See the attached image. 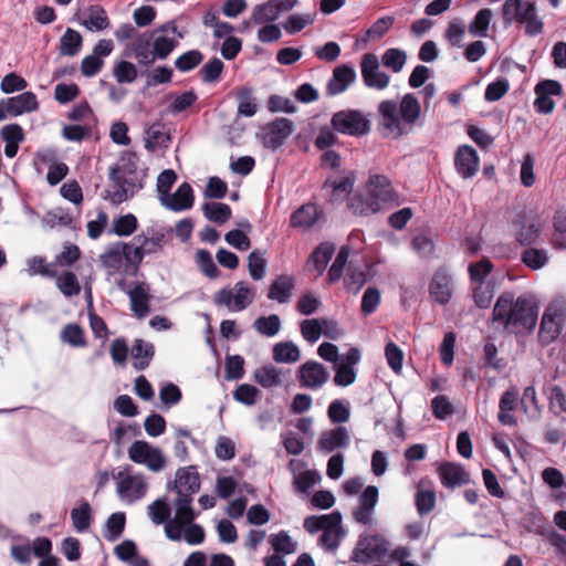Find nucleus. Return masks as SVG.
<instances>
[{
  "label": "nucleus",
  "instance_id": "f257e3e1",
  "mask_svg": "<svg viewBox=\"0 0 566 566\" xmlns=\"http://www.w3.org/2000/svg\"><path fill=\"white\" fill-rule=\"evenodd\" d=\"M538 317V305L531 293L515 296L512 292L502 293L492 312L494 324L515 335H525L534 331Z\"/></svg>",
  "mask_w": 566,
  "mask_h": 566
},
{
  "label": "nucleus",
  "instance_id": "f03ea898",
  "mask_svg": "<svg viewBox=\"0 0 566 566\" xmlns=\"http://www.w3.org/2000/svg\"><path fill=\"white\" fill-rule=\"evenodd\" d=\"M138 156L134 151H124L118 163L109 169V180L113 190L107 191L106 198L114 205H120L143 188L142 178L137 171Z\"/></svg>",
  "mask_w": 566,
  "mask_h": 566
},
{
  "label": "nucleus",
  "instance_id": "7ed1b4c3",
  "mask_svg": "<svg viewBox=\"0 0 566 566\" xmlns=\"http://www.w3.org/2000/svg\"><path fill=\"white\" fill-rule=\"evenodd\" d=\"M503 20L506 23L525 24V33L536 36L543 32L544 22L537 14L536 3L530 0H506L502 7Z\"/></svg>",
  "mask_w": 566,
  "mask_h": 566
},
{
  "label": "nucleus",
  "instance_id": "20e7f679",
  "mask_svg": "<svg viewBox=\"0 0 566 566\" xmlns=\"http://www.w3.org/2000/svg\"><path fill=\"white\" fill-rule=\"evenodd\" d=\"M565 322V302L555 301L551 303L545 308L539 324L538 340L541 345L547 346L553 343L559 336Z\"/></svg>",
  "mask_w": 566,
  "mask_h": 566
},
{
  "label": "nucleus",
  "instance_id": "39448f33",
  "mask_svg": "<svg viewBox=\"0 0 566 566\" xmlns=\"http://www.w3.org/2000/svg\"><path fill=\"white\" fill-rule=\"evenodd\" d=\"M331 123L335 130L350 136H363L370 129L369 120L359 111L355 109L335 113Z\"/></svg>",
  "mask_w": 566,
  "mask_h": 566
},
{
  "label": "nucleus",
  "instance_id": "423d86ee",
  "mask_svg": "<svg viewBox=\"0 0 566 566\" xmlns=\"http://www.w3.org/2000/svg\"><path fill=\"white\" fill-rule=\"evenodd\" d=\"M235 293L230 289H222L213 296V302L218 306H227L232 311L240 312L245 310L253 301L254 292L240 281L234 286Z\"/></svg>",
  "mask_w": 566,
  "mask_h": 566
},
{
  "label": "nucleus",
  "instance_id": "0eeeda50",
  "mask_svg": "<svg viewBox=\"0 0 566 566\" xmlns=\"http://www.w3.org/2000/svg\"><path fill=\"white\" fill-rule=\"evenodd\" d=\"M401 118L391 113V137L408 134L420 115V104L412 94H407L400 103Z\"/></svg>",
  "mask_w": 566,
  "mask_h": 566
},
{
  "label": "nucleus",
  "instance_id": "6e6552de",
  "mask_svg": "<svg viewBox=\"0 0 566 566\" xmlns=\"http://www.w3.org/2000/svg\"><path fill=\"white\" fill-rule=\"evenodd\" d=\"M387 554V542L378 535L361 537L350 559L360 564L381 560Z\"/></svg>",
  "mask_w": 566,
  "mask_h": 566
},
{
  "label": "nucleus",
  "instance_id": "1a4fd4ad",
  "mask_svg": "<svg viewBox=\"0 0 566 566\" xmlns=\"http://www.w3.org/2000/svg\"><path fill=\"white\" fill-rule=\"evenodd\" d=\"M39 108L36 95L33 92H23L13 97L0 99V122L9 117H18Z\"/></svg>",
  "mask_w": 566,
  "mask_h": 566
},
{
  "label": "nucleus",
  "instance_id": "9d476101",
  "mask_svg": "<svg viewBox=\"0 0 566 566\" xmlns=\"http://www.w3.org/2000/svg\"><path fill=\"white\" fill-rule=\"evenodd\" d=\"M128 457L133 462L145 464L154 472H158L165 467V458L161 451L143 440H137L130 446Z\"/></svg>",
  "mask_w": 566,
  "mask_h": 566
},
{
  "label": "nucleus",
  "instance_id": "9b49d317",
  "mask_svg": "<svg viewBox=\"0 0 566 566\" xmlns=\"http://www.w3.org/2000/svg\"><path fill=\"white\" fill-rule=\"evenodd\" d=\"M293 133V122L280 117L269 123L264 128L263 145L270 149L280 148L286 138Z\"/></svg>",
  "mask_w": 566,
  "mask_h": 566
},
{
  "label": "nucleus",
  "instance_id": "f8f14e48",
  "mask_svg": "<svg viewBox=\"0 0 566 566\" xmlns=\"http://www.w3.org/2000/svg\"><path fill=\"white\" fill-rule=\"evenodd\" d=\"M117 478V493L120 499L135 502L145 496L147 483L143 475H124L123 472H118Z\"/></svg>",
  "mask_w": 566,
  "mask_h": 566
},
{
  "label": "nucleus",
  "instance_id": "ddd939ff",
  "mask_svg": "<svg viewBox=\"0 0 566 566\" xmlns=\"http://www.w3.org/2000/svg\"><path fill=\"white\" fill-rule=\"evenodd\" d=\"M429 293L432 300L439 304H447L453 293V279L446 269L438 270L429 285Z\"/></svg>",
  "mask_w": 566,
  "mask_h": 566
},
{
  "label": "nucleus",
  "instance_id": "4468645a",
  "mask_svg": "<svg viewBox=\"0 0 566 566\" xmlns=\"http://www.w3.org/2000/svg\"><path fill=\"white\" fill-rule=\"evenodd\" d=\"M200 476L195 467H187L178 469L176 472V480L174 488L177 491V497H184L189 495L192 497L193 494L200 490Z\"/></svg>",
  "mask_w": 566,
  "mask_h": 566
},
{
  "label": "nucleus",
  "instance_id": "2eb2a0df",
  "mask_svg": "<svg viewBox=\"0 0 566 566\" xmlns=\"http://www.w3.org/2000/svg\"><path fill=\"white\" fill-rule=\"evenodd\" d=\"M300 382L302 387L319 388L329 378V373L319 363L310 360L300 367Z\"/></svg>",
  "mask_w": 566,
  "mask_h": 566
},
{
  "label": "nucleus",
  "instance_id": "dca6fc26",
  "mask_svg": "<svg viewBox=\"0 0 566 566\" xmlns=\"http://www.w3.org/2000/svg\"><path fill=\"white\" fill-rule=\"evenodd\" d=\"M454 165L464 179L472 178L479 169V156L471 146H460L455 153Z\"/></svg>",
  "mask_w": 566,
  "mask_h": 566
},
{
  "label": "nucleus",
  "instance_id": "f3484780",
  "mask_svg": "<svg viewBox=\"0 0 566 566\" xmlns=\"http://www.w3.org/2000/svg\"><path fill=\"white\" fill-rule=\"evenodd\" d=\"M378 57L373 53H367L361 61V75L364 82L369 87L385 88L388 84L386 74L378 72Z\"/></svg>",
  "mask_w": 566,
  "mask_h": 566
},
{
  "label": "nucleus",
  "instance_id": "a211bd4d",
  "mask_svg": "<svg viewBox=\"0 0 566 566\" xmlns=\"http://www.w3.org/2000/svg\"><path fill=\"white\" fill-rule=\"evenodd\" d=\"M377 501L378 489L374 485H368L359 496L358 506L353 511L355 521L364 525L369 524Z\"/></svg>",
  "mask_w": 566,
  "mask_h": 566
},
{
  "label": "nucleus",
  "instance_id": "6ab92c4d",
  "mask_svg": "<svg viewBox=\"0 0 566 566\" xmlns=\"http://www.w3.org/2000/svg\"><path fill=\"white\" fill-rule=\"evenodd\" d=\"M342 515L335 511L324 515H310L305 517L303 526L306 532L315 534L319 531L326 532L332 528H342Z\"/></svg>",
  "mask_w": 566,
  "mask_h": 566
},
{
  "label": "nucleus",
  "instance_id": "aec40b11",
  "mask_svg": "<svg viewBox=\"0 0 566 566\" xmlns=\"http://www.w3.org/2000/svg\"><path fill=\"white\" fill-rule=\"evenodd\" d=\"M348 444L349 434L347 429L343 426L324 431L317 441L318 449L325 452H332L335 449H343Z\"/></svg>",
  "mask_w": 566,
  "mask_h": 566
},
{
  "label": "nucleus",
  "instance_id": "412c9836",
  "mask_svg": "<svg viewBox=\"0 0 566 566\" xmlns=\"http://www.w3.org/2000/svg\"><path fill=\"white\" fill-rule=\"evenodd\" d=\"M160 201L172 211L187 210L193 205V190L188 182H182L171 197H161Z\"/></svg>",
  "mask_w": 566,
  "mask_h": 566
},
{
  "label": "nucleus",
  "instance_id": "4be33fe9",
  "mask_svg": "<svg viewBox=\"0 0 566 566\" xmlns=\"http://www.w3.org/2000/svg\"><path fill=\"white\" fill-rule=\"evenodd\" d=\"M356 77L353 67L347 65L337 66L333 71V76L328 81L326 93L329 96L340 94L347 90V87L354 82Z\"/></svg>",
  "mask_w": 566,
  "mask_h": 566
},
{
  "label": "nucleus",
  "instance_id": "5701e85b",
  "mask_svg": "<svg viewBox=\"0 0 566 566\" xmlns=\"http://www.w3.org/2000/svg\"><path fill=\"white\" fill-rule=\"evenodd\" d=\"M365 189L367 195L376 201L378 210L381 209L382 203L389 199V180L385 175L373 174L369 176Z\"/></svg>",
  "mask_w": 566,
  "mask_h": 566
},
{
  "label": "nucleus",
  "instance_id": "b1692460",
  "mask_svg": "<svg viewBox=\"0 0 566 566\" xmlns=\"http://www.w3.org/2000/svg\"><path fill=\"white\" fill-rule=\"evenodd\" d=\"M134 240L140 243L147 255L160 252L168 241L167 233L155 228H148L146 232L136 235Z\"/></svg>",
  "mask_w": 566,
  "mask_h": 566
},
{
  "label": "nucleus",
  "instance_id": "393cba45",
  "mask_svg": "<svg viewBox=\"0 0 566 566\" xmlns=\"http://www.w3.org/2000/svg\"><path fill=\"white\" fill-rule=\"evenodd\" d=\"M322 210L315 203H305L295 210L290 218L293 228H312L321 218Z\"/></svg>",
  "mask_w": 566,
  "mask_h": 566
},
{
  "label": "nucleus",
  "instance_id": "a878e982",
  "mask_svg": "<svg viewBox=\"0 0 566 566\" xmlns=\"http://www.w3.org/2000/svg\"><path fill=\"white\" fill-rule=\"evenodd\" d=\"M441 483L447 488H455L469 482V474L465 470L454 463H443L439 467Z\"/></svg>",
  "mask_w": 566,
  "mask_h": 566
},
{
  "label": "nucleus",
  "instance_id": "bb28decb",
  "mask_svg": "<svg viewBox=\"0 0 566 566\" xmlns=\"http://www.w3.org/2000/svg\"><path fill=\"white\" fill-rule=\"evenodd\" d=\"M517 391L512 388L503 392L499 402V421L504 426L515 427L517 419L512 415V411L516 407Z\"/></svg>",
  "mask_w": 566,
  "mask_h": 566
},
{
  "label": "nucleus",
  "instance_id": "cd10ccee",
  "mask_svg": "<svg viewBox=\"0 0 566 566\" xmlns=\"http://www.w3.org/2000/svg\"><path fill=\"white\" fill-rule=\"evenodd\" d=\"M130 301V310L137 318H144L150 312L149 300L150 295L145 289L144 283L136 284L135 287L128 292Z\"/></svg>",
  "mask_w": 566,
  "mask_h": 566
},
{
  "label": "nucleus",
  "instance_id": "c85d7f7f",
  "mask_svg": "<svg viewBox=\"0 0 566 566\" xmlns=\"http://www.w3.org/2000/svg\"><path fill=\"white\" fill-rule=\"evenodd\" d=\"M295 286V281L290 275H280L269 287L268 297L277 301L279 303L289 302L292 296V291Z\"/></svg>",
  "mask_w": 566,
  "mask_h": 566
},
{
  "label": "nucleus",
  "instance_id": "c756f323",
  "mask_svg": "<svg viewBox=\"0 0 566 566\" xmlns=\"http://www.w3.org/2000/svg\"><path fill=\"white\" fill-rule=\"evenodd\" d=\"M348 208L354 214L359 216H369L379 211L376 201L371 200L365 188L349 198Z\"/></svg>",
  "mask_w": 566,
  "mask_h": 566
},
{
  "label": "nucleus",
  "instance_id": "7c9ffc66",
  "mask_svg": "<svg viewBox=\"0 0 566 566\" xmlns=\"http://www.w3.org/2000/svg\"><path fill=\"white\" fill-rule=\"evenodd\" d=\"M155 355V348L151 343H146L143 339H135L132 356L134 358V368L137 370H144L150 364Z\"/></svg>",
  "mask_w": 566,
  "mask_h": 566
},
{
  "label": "nucleus",
  "instance_id": "2f4dec72",
  "mask_svg": "<svg viewBox=\"0 0 566 566\" xmlns=\"http://www.w3.org/2000/svg\"><path fill=\"white\" fill-rule=\"evenodd\" d=\"M335 252V247L331 242H322L311 253L308 264H312L317 272V275H322L325 271L329 260Z\"/></svg>",
  "mask_w": 566,
  "mask_h": 566
},
{
  "label": "nucleus",
  "instance_id": "473e14b6",
  "mask_svg": "<svg viewBox=\"0 0 566 566\" xmlns=\"http://www.w3.org/2000/svg\"><path fill=\"white\" fill-rule=\"evenodd\" d=\"M82 24L88 31H103L111 25V21L106 10L102 6L95 4L88 8V15L82 21Z\"/></svg>",
  "mask_w": 566,
  "mask_h": 566
},
{
  "label": "nucleus",
  "instance_id": "72a5a7b5",
  "mask_svg": "<svg viewBox=\"0 0 566 566\" xmlns=\"http://www.w3.org/2000/svg\"><path fill=\"white\" fill-rule=\"evenodd\" d=\"M83 38L80 32L67 28L60 39L59 52L61 55L75 56L82 49Z\"/></svg>",
  "mask_w": 566,
  "mask_h": 566
},
{
  "label": "nucleus",
  "instance_id": "f704fd0d",
  "mask_svg": "<svg viewBox=\"0 0 566 566\" xmlns=\"http://www.w3.org/2000/svg\"><path fill=\"white\" fill-rule=\"evenodd\" d=\"M416 506L420 515L430 513L436 505V492L431 488H424V483L420 482L416 493Z\"/></svg>",
  "mask_w": 566,
  "mask_h": 566
},
{
  "label": "nucleus",
  "instance_id": "c9c22d12",
  "mask_svg": "<svg viewBox=\"0 0 566 566\" xmlns=\"http://www.w3.org/2000/svg\"><path fill=\"white\" fill-rule=\"evenodd\" d=\"M205 217L216 223L227 222L232 214L231 208L227 203L206 202L202 207Z\"/></svg>",
  "mask_w": 566,
  "mask_h": 566
},
{
  "label": "nucleus",
  "instance_id": "e433bc0d",
  "mask_svg": "<svg viewBox=\"0 0 566 566\" xmlns=\"http://www.w3.org/2000/svg\"><path fill=\"white\" fill-rule=\"evenodd\" d=\"M129 248V243H116L107 248L101 255V260L106 268L118 270L125 260V249Z\"/></svg>",
  "mask_w": 566,
  "mask_h": 566
},
{
  "label": "nucleus",
  "instance_id": "4c0bfd02",
  "mask_svg": "<svg viewBox=\"0 0 566 566\" xmlns=\"http://www.w3.org/2000/svg\"><path fill=\"white\" fill-rule=\"evenodd\" d=\"M253 90L242 86L237 92L238 114L245 117H252L256 113V104L253 98Z\"/></svg>",
  "mask_w": 566,
  "mask_h": 566
},
{
  "label": "nucleus",
  "instance_id": "58836bf2",
  "mask_svg": "<svg viewBox=\"0 0 566 566\" xmlns=\"http://www.w3.org/2000/svg\"><path fill=\"white\" fill-rule=\"evenodd\" d=\"M193 499L189 497V495H185L184 497H176L175 506H176V516L175 521H178L182 525L187 526L193 523L197 514L191 507Z\"/></svg>",
  "mask_w": 566,
  "mask_h": 566
},
{
  "label": "nucleus",
  "instance_id": "ea45409f",
  "mask_svg": "<svg viewBox=\"0 0 566 566\" xmlns=\"http://www.w3.org/2000/svg\"><path fill=\"white\" fill-rule=\"evenodd\" d=\"M273 359L276 363H295L300 359V349L292 342H281L273 347Z\"/></svg>",
  "mask_w": 566,
  "mask_h": 566
},
{
  "label": "nucleus",
  "instance_id": "a19ab883",
  "mask_svg": "<svg viewBox=\"0 0 566 566\" xmlns=\"http://www.w3.org/2000/svg\"><path fill=\"white\" fill-rule=\"evenodd\" d=\"M492 18L493 12L491 9L484 8L479 10L474 19L469 24V32L476 36H486Z\"/></svg>",
  "mask_w": 566,
  "mask_h": 566
},
{
  "label": "nucleus",
  "instance_id": "79ce46f5",
  "mask_svg": "<svg viewBox=\"0 0 566 566\" xmlns=\"http://www.w3.org/2000/svg\"><path fill=\"white\" fill-rule=\"evenodd\" d=\"M126 524V516L123 512L113 513L105 523V533L104 537L109 542H115L118 539Z\"/></svg>",
  "mask_w": 566,
  "mask_h": 566
},
{
  "label": "nucleus",
  "instance_id": "37998d69",
  "mask_svg": "<svg viewBox=\"0 0 566 566\" xmlns=\"http://www.w3.org/2000/svg\"><path fill=\"white\" fill-rule=\"evenodd\" d=\"M254 380L264 388H273L281 385V373L274 366H263L254 371Z\"/></svg>",
  "mask_w": 566,
  "mask_h": 566
},
{
  "label": "nucleus",
  "instance_id": "c03bdc74",
  "mask_svg": "<svg viewBox=\"0 0 566 566\" xmlns=\"http://www.w3.org/2000/svg\"><path fill=\"white\" fill-rule=\"evenodd\" d=\"M71 518L74 528L77 532H84L91 526L92 509L87 501L81 503L78 507L71 511Z\"/></svg>",
  "mask_w": 566,
  "mask_h": 566
},
{
  "label": "nucleus",
  "instance_id": "a18cd8bd",
  "mask_svg": "<svg viewBox=\"0 0 566 566\" xmlns=\"http://www.w3.org/2000/svg\"><path fill=\"white\" fill-rule=\"evenodd\" d=\"M492 270L493 264L489 259H482L479 262L470 263L468 271L472 284L475 285L490 283L486 281V277L492 272Z\"/></svg>",
  "mask_w": 566,
  "mask_h": 566
},
{
  "label": "nucleus",
  "instance_id": "49530a36",
  "mask_svg": "<svg viewBox=\"0 0 566 566\" xmlns=\"http://www.w3.org/2000/svg\"><path fill=\"white\" fill-rule=\"evenodd\" d=\"M253 327L259 334L272 337L279 333L281 328V319L276 314L261 316L254 321Z\"/></svg>",
  "mask_w": 566,
  "mask_h": 566
},
{
  "label": "nucleus",
  "instance_id": "de8ad7c7",
  "mask_svg": "<svg viewBox=\"0 0 566 566\" xmlns=\"http://www.w3.org/2000/svg\"><path fill=\"white\" fill-rule=\"evenodd\" d=\"M280 12L273 0H269L264 4H258L252 12V19L255 23L273 22L280 17Z\"/></svg>",
  "mask_w": 566,
  "mask_h": 566
},
{
  "label": "nucleus",
  "instance_id": "09e8293b",
  "mask_svg": "<svg viewBox=\"0 0 566 566\" xmlns=\"http://www.w3.org/2000/svg\"><path fill=\"white\" fill-rule=\"evenodd\" d=\"M28 265L32 275L39 274L51 279L57 276L56 264L48 263L43 256H33L28 261Z\"/></svg>",
  "mask_w": 566,
  "mask_h": 566
},
{
  "label": "nucleus",
  "instance_id": "8fccbe9b",
  "mask_svg": "<svg viewBox=\"0 0 566 566\" xmlns=\"http://www.w3.org/2000/svg\"><path fill=\"white\" fill-rule=\"evenodd\" d=\"M61 338L63 342L70 344L72 347L86 346L84 331L78 324L65 325L61 332Z\"/></svg>",
  "mask_w": 566,
  "mask_h": 566
},
{
  "label": "nucleus",
  "instance_id": "3c124183",
  "mask_svg": "<svg viewBox=\"0 0 566 566\" xmlns=\"http://www.w3.org/2000/svg\"><path fill=\"white\" fill-rule=\"evenodd\" d=\"M171 510L165 499H157L148 506V515L156 525L168 522Z\"/></svg>",
  "mask_w": 566,
  "mask_h": 566
},
{
  "label": "nucleus",
  "instance_id": "603ef678",
  "mask_svg": "<svg viewBox=\"0 0 566 566\" xmlns=\"http://www.w3.org/2000/svg\"><path fill=\"white\" fill-rule=\"evenodd\" d=\"M474 303L480 308H488L494 295V284H475L472 287Z\"/></svg>",
  "mask_w": 566,
  "mask_h": 566
},
{
  "label": "nucleus",
  "instance_id": "864d4df0",
  "mask_svg": "<svg viewBox=\"0 0 566 566\" xmlns=\"http://www.w3.org/2000/svg\"><path fill=\"white\" fill-rule=\"evenodd\" d=\"M203 55L198 50H190L178 56L175 66L180 72H189L202 62Z\"/></svg>",
  "mask_w": 566,
  "mask_h": 566
},
{
  "label": "nucleus",
  "instance_id": "5fc2aeb1",
  "mask_svg": "<svg viewBox=\"0 0 566 566\" xmlns=\"http://www.w3.org/2000/svg\"><path fill=\"white\" fill-rule=\"evenodd\" d=\"M224 69L223 62L219 57L208 61L200 70L201 80L205 83H214L220 80Z\"/></svg>",
  "mask_w": 566,
  "mask_h": 566
},
{
  "label": "nucleus",
  "instance_id": "6e6d98bb",
  "mask_svg": "<svg viewBox=\"0 0 566 566\" xmlns=\"http://www.w3.org/2000/svg\"><path fill=\"white\" fill-rule=\"evenodd\" d=\"M56 285L59 290L67 297L78 295L81 285L73 272H65L57 276Z\"/></svg>",
  "mask_w": 566,
  "mask_h": 566
},
{
  "label": "nucleus",
  "instance_id": "4d7b16f0",
  "mask_svg": "<svg viewBox=\"0 0 566 566\" xmlns=\"http://www.w3.org/2000/svg\"><path fill=\"white\" fill-rule=\"evenodd\" d=\"M250 276L259 281L265 275L266 260L259 250H253L248 256Z\"/></svg>",
  "mask_w": 566,
  "mask_h": 566
},
{
  "label": "nucleus",
  "instance_id": "13d9d810",
  "mask_svg": "<svg viewBox=\"0 0 566 566\" xmlns=\"http://www.w3.org/2000/svg\"><path fill=\"white\" fill-rule=\"evenodd\" d=\"M549 407L566 421V395L560 386L551 387L548 394Z\"/></svg>",
  "mask_w": 566,
  "mask_h": 566
},
{
  "label": "nucleus",
  "instance_id": "bf43d9fd",
  "mask_svg": "<svg viewBox=\"0 0 566 566\" xmlns=\"http://www.w3.org/2000/svg\"><path fill=\"white\" fill-rule=\"evenodd\" d=\"M138 227V220L133 213L118 217L114 221V232L119 237H128L133 234Z\"/></svg>",
  "mask_w": 566,
  "mask_h": 566
},
{
  "label": "nucleus",
  "instance_id": "052dcab7",
  "mask_svg": "<svg viewBox=\"0 0 566 566\" xmlns=\"http://www.w3.org/2000/svg\"><path fill=\"white\" fill-rule=\"evenodd\" d=\"M522 261L532 270H538L548 262V255L542 249H527L523 252Z\"/></svg>",
  "mask_w": 566,
  "mask_h": 566
},
{
  "label": "nucleus",
  "instance_id": "680f3d73",
  "mask_svg": "<svg viewBox=\"0 0 566 566\" xmlns=\"http://www.w3.org/2000/svg\"><path fill=\"white\" fill-rule=\"evenodd\" d=\"M178 45L177 40L160 35L153 42V52L158 60H165Z\"/></svg>",
  "mask_w": 566,
  "mask_h": 566
},
{
  "label": "nucleus",
  "instance_id": "e2e57ef3",
  "mask_svg": "<svg viewBox=\"0 0 566 566\" xmlns=\"http://www.w3.org/2000/svg\"><path fill=\"white\" fill-rule=\"evenodd\" d=\"M244 375V359L240 355L227 356L226 358V378L229 380H239Z\"/></svg>",
  "mask_w": 566,
  "mask_h": 566
},
{
  "label": "nucleus",
  "instance_id": "0e129e2a",
  "mask_svg": "<svg viewBox=\"0 0 566 566\" xmlns=\"http://www.w3.org/2000/svg\"><path fill=\"white\" fill-rule=\"evenodd\" d=\"M137 75V69L132 62L120 61L114 67V76L118 83H133Z\"/></svg>",
  "mask_w": 566,
  "mask_h": 566
},
{
  "label": "nucleus",
  "instance_id": "69168bd1",
  "mask_svg": "<svg viewBox=\"0 0 566 566\" xmlns=\"http://www.w3.org/2000/svg\"><path fill=\"white\" fill-rule=\"evenodd\" d=\"M197 263L200 270L209 279H217L220 275V271L212 260V256L207 250H199L197 252Z\"/></svg>",
  "mask_w": 566,
  "mask_h": 566
},
{
  "label": "nucleus",
  "instance_id": "338daca9",
  "mask_svg": "<svg viewBox=\"0 0 566 566\" xmlns=\"http://www.w3.org/2000/svg\"><path fill=\"white\" fill-rule=\"evenodd\" d=\"M321 476L317 472L305 470L298 473L294 479L295 489L307 494L308 491L319 481Z\"/></svg>",
  "mask_w": 566,
  "mask_h": 566
},
{
  "label": "nucleus",
  "instance_id": "774afa93",
  "mask_svg": "<svg viewBox=\"0 0 566 566\" xmlns=\"http://www.w3.org/2000/svg\"><path fill=\"white\" fill-rule=\"evenodd\" d=\"M259 389L250 384H242L233 391V398L243 405L252 406L256 402Z\"/></svg>",
  "mask_w": 566,
  "mask_h": 566
}]
</instances>
